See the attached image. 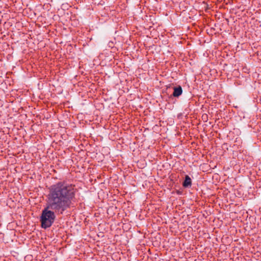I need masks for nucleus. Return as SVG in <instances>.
I'll list each match as a JSON object with an SVG mask.
<instances>
[{"label":"nucleus","instance_id":"f257e3e1","mask_svg":"<svg viewBox=\"0 0 261 261\" xmlns=\"http://www.w3.org/2000/svg\"><path fill=\"white\" fill-rule=\"evenodd\" d=\"M72 186L58 182L51 186L48 195L47 206L42 212L41 226L44 228L49 227L55 219V213L62 214L69 207L74 197Z\"/></svg>","mask_w":261,"mask_h":261},{"label":"nucleus","instance_id":"f03ea898","mask_svg":"<svg viewBox=\"0 0 261 261\" xmlns=\"http://www.w3.org/2000/svg\"><path fill=\"white\" fill-rule=\"evenodd\" d=\"M173 90L174 91L172 95L174 97H177L182 94V90L181 86H180L178 87H174L173 88Z\"/></svg>","mask_w":261,"mask_h":261},{"label":"nucleus","instance_id":"7ed1b4c3","mask_svg":"<svg viewBox=\"0 0 261 261\" xmlns=\"http://www.w3.org/2000/svg\"><path fill=\"white\" fill-rule=\"evenodd\" d=\"M192 184V180L191 178L188 176L186 175L185 177V179L183 182V186L185 188L190 187Z\"/></svg>","mask_w":261,"mask_h":261}]
</instances>
